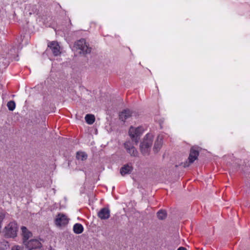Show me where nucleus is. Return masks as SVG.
<instances>
[{
	"label": "nucleus",
	"mask_w": 250,
	"mask_h": 250,
	"mask_svg": "<svg viewBox=\"0 0 250 250\" xmlns=\"http://www.w3.org/2000/svg\"><path fill=\"white\" fill-rule=\"evenodd\" d=\"M153 137L151 134H147L144 138L140 144V149L141 153L144 156L149 154L150 148L153 143Z\"/></svg>",
	"instance_id": "1"
},
{
	"label": "nucleus",
	"mask_w": 250,
	"mask_h": 250,
	"mask_svg": "<svg viewBox=\"0 0 250 250\" xmlns=\"http://www.w3.org/2000/svg\"><path fill=\"white\" fill-rule=\"evenodd\" d=\"M74 47L81 55L90 54L91 51V48L89 47V44L84 39H81L75 42Z\"/></svg>",
	"instance_id": "2"
},
{
	"label": "nucleus",
	"mask_w": 250,
	"mask_h": 250,
	"mask_svg": "<svg viewBox=\"0 0 250 250\" xmlns=\"http://www.w3.org/2000/svg\"><path fill=\"white\" fill-rule=\"evenodd\" d=\"M18 227L15 222H10L4 228V235L7 238H14L17 236Z\"/></svg>",
	"instance_id": "3"
},
{
	"label": "nucleus",
	"mask_w": 250,
	"mask_h": 250,
	"mask_svg": "<svg viewBox=\"0 0 250 250\" xmlns=\"http://www.w3.org/2000/svg\"><path fill=\"white\" fill-rule=\"evenodd\" d=\"M143 132V129L141 127L134 128L132 126L129 128L128 133L132 140L136 145L139 142L140 136Z\"/></svg>",
	"instance_id": "4"
},
{
	"label": "nucleus",
	"mask_w": 250,
	"mask_h": 250,
	"mask_svg": "<svg viewBox=\"0 0 250 250\" xmlns=\"http://www.w3.org/2000/svg\"><path fill=\"white\" fill-rule=\"evenodd\" d=\"M69 219L67 216L62 213H59L55 220V224L58 227H61L66 225L68 223Z\"/></svg>",
	"instance_id": "5"
},
{
	"label": "nucleus",
	"mask_w": 250,
	"mask_h": 250,
	"mask_svg": "<svg viewBox=\"0 0 250 250\" xmlns=\"http://www.w3.org/2000/svg\"><path fill=\"white\" fill-rule=\"evenodd\" d=\"M23 243L28 250L39 249L42 247L41 243L37 239H32L29 241L23 240Z\"/></svg>",
	"instance_id": "6"
},
{
	"label": "nucleus",
	"mask_w": 250,
	"mask_h": 250,
	"mask_svg": "<svg viewBox=\"0 0 250 250\" xmlns=\"http://www.w3.org/2000/svg\"><path fill=\"white\" fill-rule=\"evenodd\" d=\"M124 146L127 153L132 157H138L139 153L135 147L131 145L130 142H126L124 144Z\"/></svg>",
	"instance_id": "7"
},
{
	"label": "nucleus",
	"mask_w": 250,
	"mask_h": 250,
	"mask_svg": "<svg viewBox=\"0 0 250 250\" xmlns=\"http://www.w3.org/2000/svg\"><path fill=\"white\" fill-rule=\"evenodd\" d=\"M198 156L199 152L194 149L193 148H191L188 159V162L185 163L184 167H188L190 164L193 163L195 160L197 159Z\"/></svg>",
	"instance_id": "8"
},
{
	"label": "nucleus",
	"mask_w": 250,
	"mask_h": 250,
	"mask_svg": "<svg viewBox=\"0 0 250 250\" xmlns=\"http://www.w3.org/2000/svg\"><path fill=\"white\" fill-rule=\"evenodd\" d=\"M48 47L52 50L54 56H57L61 54L60 47L58 42L56 41L49 42L48 43Z\"/></svg>",
	"instance_id": "9"
},
{
	"label": "nucleus",
	"mask_w": 250,
	"mask_h": 250,
	"mask_svg": "<svg viewBox=\"0 0 250 250\" xmlns=\"http://www.w3.org/2000/svg\"><path fill=\"white\" fill-rule=\"evenodd\" d=\"M133 167L131 163H128L124 165L120 169V173L122 176H124L131 173Z\"/></svg>",
	"instance_id": "10"
},
{
	"label": "nucleus",
	"mask_w": 250,
	"mask_h": 250,
	"mask_svg": "<svg viewBox=\"0 0 250 250\" xmlns=\"http://www.w3.org/2000/svg\"><path fill=\"white\" fill-rule=\"evenodd\" d=\"M98 216L101 219H107L110 217V210L107 208H103L98 212Z\"/></svg>",
	"instance_id": "11"
},
{
	"label": "nucleus",
	"mask_w": 250,
	"mask_h": 250,
	"mask_svg": "<svg viewBox=\"0 0 250 250\" xmlns=\"http://www.w3.org/2000/svg\"><path fill=\"white\" fill-rule=\"evenodd\" d=\"M131 114L132 112L129 109H125L120 114V119L123 122H125L127 119L131 117Z\"/></svg>",
	"instance_id": "12"
},
{
	"label": "nucleus",
	"mask_w": 250,
	"mask_h": 250,
	"mask_svg": "<svg viewBox=\"0 0 250 250\" xmlns=\"http://www.w3.org/2000/svg\"><path fill=\"white\" fill-rule=\"evenodd\" d=\"M162 146V138L158 136L155 141L153 147V150L155 152H158Z\"/></svg>",
	"instance_id": "13"
},
{
	"label": "nucleus",
	"mask_w": 250,
	"mask_h": 250,
	"mask_svg": "<svg viewBox=\"0 0 250 250\" xmlns=\"http://www.w3.org/2000/svg\"><path fill=\"white\" fill-rule=\"evenodd\" d=\"M21 229L23 236V240L27 241V240L31 237L32 233L29 231L25 227L22 226Z\"/></svg>",
	"instance_id": "14"
},
{
	"label": "nucleus",
	"mask_w": 250,
	"mask_h": 250,
	"mask_svg": "<svg viewBox=\"0 0 250 250\" xmlns=\"http://www.w3.org/2000/svg\"><path fill=\"white\" fill-rule=\"evenodd\" d=\"M83 228L81 224L77 223L74 225L73 231L75 233L80 234L83 232Z\"/></svg>",
	"instance_id": "15"
},
{
	"label": "nucleus",
	"mask_w": 250,
	"mask_h": 250,
	"mask_svg": "<svg viewBox=\"0 0 250 250\" xmlns=\"http://www.w3.org/2000/svg\"><path fill=\"white\" fill-rule=\"evenodd\" d=\"M85 120L88 124L92 125L95 122V118L92 114H87L85 117Z\"/></svg>",
	"instance_id": "16"
},
{
	"label": "nucleus",
	"mask_w": 250,
	"mask_h": 250,
	"mask_svg": "<svg viewBox=\"0 0 250 250\" xmlns=\"http://www.w3.org/2000/svg\"><path fill=\"white\" fill-rule=\"evenodd\" d=\"M87 155L84 152H78L77 153L76 158L78 160H81L82 161L85 160L87 159Z\"/></svg>",
	"instance_id": "17"
},
{
	"label": "nucleus",
	"mask_w": 250,
	"mask_h": 250,
	"mask_svg": "<svg viewBox=\"0 0 250 250\" xmlns=\"http://www.w3.org/2000/svg\"><path fill=\"white\" fill-rule=\"evenodd\" d=\"M167 212L165 210H160L157 212V217L159 220H164L167 217Z\"/></svg>",
	"instance_id": "18"
},
{
	"label": "nucleus",
	"mask_w": 250,
	"mask_h": 250,
	"mask_svg": "<svg viewBox=\"0 0 250 250\" xmlns=\"http://www.w3.org/2000/svg\"><path fill=\"white\" fill-rule=\"evenodd\" d=\"M7 106L10 111H13L15 108V103L13 101H10L8 102Z\"/></svg>",
	"instance_id": "19"
},
{
	"label": "nucleus",
	"mask_w": 250,
	"mask_h": 250,
	"mask_svg": "<svg viewBox=\"0 0 250 250\" xmlns=\"http://www.w3.org/2000/svg\"><path fill=\"white\" fill-rule=\"evenodd\" d=\"M11 250H23L22 248L19 246H14Z\"/></svg>",
	"instance_id": "20"
},
{
	"label": "nucleus",
	"mask_w": 250,
	"mask_h": 250,
	"mask_svg": "<svg viewBox=\"0 0 250 250\" xmlns=\"http://www.w3.org/2000/svg\"><path fill=\"white\" fill-rule=\"evenodd\" d=\"M177 250H187L184 247H181L179 248H178Z\"/></svg>",
	"instance_id": "21"
}]
</instances>
